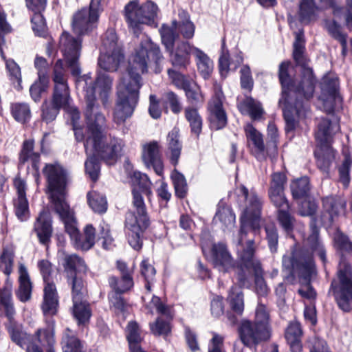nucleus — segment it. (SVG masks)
Masks as SVG:
<instances>
[{"label": "nucleus", "mask_w": 352, "mask_h": 352, "mask_svg": "<svg viewBox=\"0 0 352 352\" xmlns=\"http://www.w3.org/2000/svg\"><path fill=\"white\" fill-rule=\"evenodd\" d=\"M38 267L46 283L44 287V300L42 305L45 315H54L58 307V298L55 285L49 282V276L52 271L51 263L47 260H41L38 263Z\"/></svg>", "instance_id": "f3484780"}, {"label": "nucleus", "mask_w": 352, "mask_h": 352, "mask_svg": "<svg viewBox=\"0 0 352 352\" xmlns=\"http://www.w3.org/2000/svg\"><path fill=\"white\" fill-rule=\"evenodd\" d=\"M340 130L337 122L331 123L329 120L322 118L318 124L316 139L320 146L315 151L318 167L327 173L332 161L335 158V151L329 144L333 133Z\"/></svg>", "instance_id": "f8f14e48"}, {"label": "nucleus", "mask_w": 352, "mask_h": 352, "mask_svg": "<svg viewBox=\"0 0 352 352\" xmlns=\"http://www.w3.org/2000/svg\"><path fill=\"white\" fill-rule=\"evenodd\" d=\"M163 104L166 108L168 105L174 113H179L182 110V105L176 94L173 91H167L162 96Z\"/></svg>", "instance_id": "6e6d98bb"}, {"label": "nucleus", "mask_w": 352, "mask_h": 352, "mask_svg": "<svg viewBox=\"0 0 352 352\" xmlns=\"http://www.w3.org/2000/svg\"><path fill=\"white\" fill-rule=\"evenodd\" d=\"M87 199L89 206L95 213L104 214L107 212L108 204L104 195L92 190L87 193Z\"/></svg>", "instance_id": "4c0bfd02"}, {"label": "nucleus", "mask_w": 352, "mask_h": 352, "mask_svg": "<svg viewBox=\"0 0 352 352\" xmlns=\"http://www.w3.org/2000/svg\"><path fill=\"white\" fill-rule=\"evenodd\" d=\"M72 298H73V315L78 321V324H84L87 322L91 316L89 305L82 300L84 284L80 278L73 280Z\"/></svg>", "instance_id": "6ab92c4d"}, {"label": "nucleus", "mask_w": 352, "mask_h": 352, "mask_svg": "<svg viewBox=\"0 0 352 352\" xmlns=\"http://www.w3.org/2000/svg\"><path fill=\"white\" fill-rule=\"evenodd\" d=\"M351 164V157L346 154L342 166L339 168L340 181L345 188L348 187L350 182L349 170Z\"/></svg>", "instance_id": "338daca9"}, {"label": "nucleus", "mask_w": 352, "mask_h": 352, "mask_svg": "<svg viewBox=\"0 0 352 352\" xmlns=\"http://www.w3.org/2000/svg\"><path fill=\"white\" fill-rule=\"evenodd\" d=\"M0 305L9 320L7 329L12 340L21 347L26 346L27 352H42L41 348L34 342L35 340L43 346H52L54 343V321H51L46 329H38L32 338V342H30L27 334L21 330L19 325L14 320L15 310L10 290L3 289L0 292Z\"/></svg>", "instance_id": "6e6552de"}, {"label": "nucleus", "mask_w": 352, "mask_h": 352, "mask_svg": "<svg viewBox=\"0 0 352 352\" xmlns=\"http://www.w3.org/2000/svg\"><path fill=\"white\" fill-rule=\"evenodd\" d=\"M34 142L32 140H26L24 142L21 150L19 162L20 164H24L30 162L32 168L38 173L39 169L40 156L37 153L33 151Z\"/></svg>", "instance_id": "f704fd0d"}, {"label": "nucleus", "mask_w": 352, "mask_h": 352, "mask_svg": "<svg viewBox=\"0 0 352 352\" xmlns=\"http://www.w3.org/2000/svg\"><path fill=\"white\" fill-rule=\"evenodd\" d=\"M212 255L214 267L219 271L228 272L234 268V261L224 244H214L212 248Z\"/></svg>", "instance_id": "bb28decb"}, {"label": "nucleus", "mask_w": 352, "mask_h": 352, "mask_svg": "<svg viewBox=\"0 0 352 352\" xmlns=\"http://www.w3.org/2000/svg\"><path fill=\"white\" fill-rule=\"evenodd\" d=\"M61 346L63 352H82L80 340L69 329H67L63 336Z\"/></svg>", "instance_id": "a18cd8bd"}, {"label": "nucleus", "mask_w": 352, "mask_h": 352, "mask_svg": "<svg viewBox=\"0 0 352 352\" xmlns=\"http://www.w3.org/2000/svg\"><path fill=\"white\" fill-rule=\"evenodd\" d=\"M348 9L344 8L333 7V14L335 18L341 19L343 16L346 25L351 26L352 25V0H346Z\"/></svg>", "instance_id": "052dcab7"}, {"label": "nucleus", "mask_w": 352, "mask_h": 352, "mask_svg": "<svg viewBox=\"0 0 352 352\" xmlns=\"http://www.w3.org/2000/svg\"><path fill=\"white\" fill-rule=\"evenodd\" d=\"M87 159L85 163L86 173L94 181L98 179L100 174V164L96 153H87Z\"/></svg>", "instance_id": "603ef678"}, {"label": "nucleus", "mask_w": 352, "mask_h": 352, "mask_svg": "<svg viewBox=\"0 0 352 352\" xmlns=\"http://www.w3.org/2000/svg\"><path fill=\"white\" fill-rule=\"evenodd\" d=\"M292 194L295 199L307 198L310 190L309 180L307 177L294 179L290 185Z\"/></svg>", "instance_id": "37998d69"}, {"label": "nucleus", "mask_w": 352, "mask_h": 352, "mask_svg": "<svg viewBox=\"0 0 352 352\" xmlns=\"http://www.w3.org/2000/svg\"><path fill=\"white\" fill-rule=\"evenodd\" d=\"M225 97L220 89H216L208 106L209 122L211 129L219 130L227 124V115L223 107Z\"/></svg>", "instance_id": "aec40b11"}, {"label": "nucleus", "mask_w": 352, "mask_h": 352, "mask_svg": "<svg viewBox=\"0 0 352 352\" xmlns=\"http://www.w3.org/2000/svg\"><path fill=\"white\" fill-rule=\"evenodd\" d=\"M34 232L41 243H47L52 234V218L50 213L45 210H42L34 227Z\"/></svg>", "instance_id": "cd10ccee"}, {"label": "nucleus", "mask_w": 352, "mask_h": 352, "mask_svg": "<svg viewBox=\"0 0 352 352\" xmlns=\"http://www.w3.org/2000/svg\"><path fill=\"white\" fill-rule=\"evenodd\" d=\"M142 159L147 168H153L160 176L163 175L164 165L157 142L152 141L142 145Z\"/></svg>", "instance_id": "4be33fe9"}, {"label": "nucleus", "mask_w": 352, "mask_h": 352, "mask_svg": "<svg viewBox=\"0 0 352 352\" xmlns=\"http://www.w3.org/2000/svg\"><path fill=\"white\" fill-rule=\"evenodd\" d=\"M111 307L113 309L117 315L122 314L125 317V313L128 311L129 307L124 302L123 298L120 294H113L109 296Z\"/></svg>", "instance_id": "0e129e2a"}, {"label": "nucleus", "mask_w": 352, "mask_h": 352, "mask_svg": "<svg viewBox=\"0 0 352 352\" xmlns=\"http://www.w3.org/2000/svg\"><path fill=\"white\" fill-rule=\"evenodd\" d=\"M213 221L215 224H219L223 230L232 228L235 223V214L228 206H226L223 201H220L217 206Z\"/></svg>", "instance_id": "c756f323"}, {"label": "nucleus", "mask_w": 352, "mask_h": 352, "mask_svg": "<svg viewBox=\"0 0 352 352\" xmlns=\"http://www.w3.org/2000/svg\"><path fill=\"white\" fill-rule=\"evenodd\" d=\"M338 278L331 283L338 306L344 311L352 308V268L342 256L338 269Z\"/></svg>", "instance_id": "ddd939ff"}, {"label": "nucleus", "mask_w": 352, "mask_h": 352, "mask_svg": "<svg viewBox=\"0 0 352 352\" xmlns=\"http://www.w3.org/2000/svg\"><path fill=\"white\" fill-rule=\"evenodd\" d=\"M81 40L80 38H75L69 33L64 32L60 36L59 39V50L62 52L63 56L65 60L67 67L71 69L72 74L78 77L77 81L82 77L87 76H80V69L78 64V59L80 55L81 50ZM93 81L92 86L94 89V94L96 96V91L98 92L100 100L104 105H105L108 100V97L111 91L112 79L110 76L103 72H98L97 78L94 80L90 75L88 74ZM76 88L78 89V87ZM83 92L85 96V90L80 88Z\"/></svg>", "instance_id": "0eeeda50"}, {"label": "nucleus", "mask_w": 352, "mask_h": 352, "mask_svg": "<svg viewBox=\"0 0 352 352\" xmlns=\"http://www.w3.org/2000/svg\"><path fill=\"white\" fill-rule=\"evenodd\" d=\"M11 112L14 118L19 122H26L31 118L30 108L27 103L16 102L12 104Z\"/></svg>", "instance_id": "8fccbe9b"}, {"label": "nucleus", "mask_w": 352, "mask_h": 352, "mask_svg": "<svg viewBox=\"0 0 352 352\" xmlns=\"http://www.w3.org/2000/svg\"><path fill=\"white\" fill-rule=\"evenodd\" d=\"M43 173L47 182V192L56 213L68 210L69 205L66 201V186L67 176L65 170L58 163L46 164Z\"/></svg>", "instance_id": "1a4fd4ad"}, {"label": "nucleus", "mask_w": 352, "mask_h": 352, "mask_svg": "<svg viewBox=\"0 0 352 352\" xmlns=\"http://www.w3.org/2000/svg\"><path fill=\"white\" fill-rule=\"evenodd\" d=\"M162 58L160 47L144 36L140 45L129 58L127 72L117 87L118 100L113 113V119L117 124L124 122L133 113L142 86L141 74L147 72L152 62L155 64V72H160Z\"/></svg>", "instance_id": "7ed1b4c3"}, {"label": "nucleus", "mask_w": 352, "mask_h": 352, "mask_svg": "<svg viewBox=\"0 0 352 352\" xmlns=\"http://www.w3.org/2000/svg\"><path fill=\"white\" fill-rule=\"evenodd\" d=\"M236 193L247 201L241 217V226L236 239V251L241 261L236 269L238 283L241 287H250L254 274L256 292L258 296H265L268 293V287L262 276L261 263L254 258V241L252 239H246L250 230L254 234L258 233L261 227V201L256 195L252 192L249 193L243 185L236 188Z\"/></svg>", "instance_id": "f03ea898"}, {"label": "nucleus", "mask_w": 352, "mask_h": 352, "mask_svg": "<svg viewBox=\"0 0 352 352\" xmlns=\"http://www.w3.org/2000/svg\"><path fill=\"white\" fill-rule=\"evenodd\" d=\"M59 256H63V266L67 273L68 282L73 288V280L74 278H82L78 277V273H85L87 266L84 261L76 254H65L63 252H59Z\"/></svg>", "instance_id": "a878e982"}, {"label": "nucleus", "mask_w": 352, "mask_h": 352, "mask_svg": "<svg viewBox=\"0 0 352 352\" xmlns=\"http://www.w3.org/2000/svg\"><path fill=\"white\" fill-rule=\"evenodd\" d=\"M321 94L319 100L322 104L324 111L331 113L333 110L334 104L340 100L338 94V79L335 74L329 73L322 79L320 82Z\"/></svg>", "instance_id": "a211bd4d"}, {"label": "nucleus", "mask_w": 352, "mask_h": 352, "mask_svg": "<svg viewBox=\"0 0 352 352\" xmlns=\"http://www.w3.org/2000/svg\"><path fill=\"white\" fill-rule=\"evenodd\" d=\"M241 342L248 346L268 340L271 336L270 313L266 307L258 302L255 311L254 322H242L239 327Z\"/></svg>", "instance_id": "9d476101"}, {"label": "nucleus", "mask_w": 352, "mask_h": 352, "mask_svg": "<svg viewBox=\"0 0 352 352\" xmlns=\"http://www.w3.org/2000/svg\"><path fill=\"white\" fill-rule=\"evenodd\" d=\"M32 284L26 267L20 263L19 265V288L16 292V297L21 302H27L31 298Z\"/></svg>", "instance_id": "c85d7f7f"}, {"label": "nucleus", "mask_w": 352, "mask_h": 352, "mask_svg": "<svg viewBox=\"0 0 352 352\" xmlns=\"http://www.w3.org/2000/svg\"><path fill=\"white\" fill-rule=\"evenodd\" d=\"M170 177L174 184L176 195L180 198L184 197L188 189L184 176L177 170H174L171 173Z\"/></svg>", "instance_id": "864d4df0"}, {"label": "nucleus", "mask_w": 352, "mask_h": 352, "mask_svg": "<svg viewBox=\"0 0 352 352\" xmlns=\"http://www.w3.org/2000/svg\"><path fill=\"white\" fill-rule=\"evenodd\" d=\"M304 43L303 33L300 31L296 32L293 56L301 72L300 79L297 84L288 75L289 62H283L279 66L278 76L282 94L278 104L283 113L287 133L296 129V116L305 118L309 111V107L302 100V96L307 100L313 96L314 92L316 80L312 69L309 67L307 59L304 56Z\"/></svg>", "instance_id": "f257e3e1"}, {"label": "nucleus", "mask_w": 352, "mask_h": 352, "mask_svg": "<svg viewBox=\"0 0 352 352\" xmlns=\"http://www.w3.org/2000/svg\"><path fill=\"white\" fill-rule=\"evenodd\" d=\"M324 214L322 223L330 226L340 216L344 215L346 210V201L339 195H329L322 198Z\"/></svg>", "instance_id": "412c9836"}, {"label": "nucleus", "mask_w": 352, "mask_h": 352, "mask_svg": "<svg viewBox=\"0 0 352 352\" xmlns=\"http://www.w3.org/2000/svg\"><path fill=\"white\" fill-rule=\"evenodd\" d=\"M157 12V5L151 1L140 5L138 0H132L124 6V16L128 28L138 34L143 25L155 23Z\"/></svg>", "instance_id": "9b49d317"}, {"label": "nucleus", "mask_w": 352, "mask_h": 352, "mask_svg": "<svg viewBox=\"0 0 352 352\" xmlns=\"http://www.w3.org/2000/svg\"><path fill=\"white\" fill-rule=\"evenodd\" d=\"M65 224L66 232L74 242L77 249L89 250L95 243V228L91 225H87L84 229V237L81 239L76 226V219L74 211L68 207V210L57 213Z\"/></svg>", "instance_id": "dca6fc26"}, {"label": "nucleus", "mask_w": 352, "mask_h": 352, "mask_svg": "<svg viewBox=\"0 0 352 352\" xmlns=\"http://www.w3.org/2000/svg\"><path fill=\"white\" fill-rule=\"evenodd\" d=\"M179 16L180 19L179 22L173 21L170 25H167L168 27H173V23L175 22L176 28H174V31L177 34V36H179V32H180L185 38H192L195 34V25L190 21L188 14L182 10L179 12Z\"/></svg>", "instance_id": "473e14b6"}, {"label": "nucleus", "mask_w": 352, "mask_h": 352, "mask_svg": "<svg viewBox=\"0 0 352 352\" xmlns=\"http://www.w3.org/2000/svg\"><path fill=\"white\" fill-rule=\"evenodd\" d=\"M32 30L35 34L45 37L47 34V30L45 19L40 13H35L32 18Z\"/></svg>", "instance_id": "69168bd1"}, {"label": "nucleus", "mask_w": 352, "mask_h": 352, "mask_svg": "<svg viewBox=\"0 0 352 352\" xmlns=\"http://www.w3.org/2000/svg\"><path fill=\"white\" fill-rule=\"evenodd\" d=\"M268 195L271 201L278 209L289 208L285 190H268Z\"/></svg>", "instance_id": "bf43d9fd"}, {"label": "nucleus", "mask_w": 352, "mask_h": 352, "mask_svg": "<svg viewBox=\"0 0 352 352\" xmlns=\"http://www.w3.org/2000/svg\"><path fill=\"white\" fill-rule=\"evenodd\" d=\"M168 74L172 82L179 89H185L191 83L185 76L174 69H168Z\"/></svg>", "instance_id": "774afa93"}, {"label": "nucleus", "mask_w": 352, "mask_h": 352, "mask_svg": "<svg viewBox=\"0 0 352 352\" xmlns=\"http://www.w3.org/2000/svg\"><path fill=\"white\" fill-rule=\"evenodd\" d=\"M52 80L54 84V87H69L66 70L64 67L63 61L60 59H58L54 65Z\"/></svg>", "instance_id": "3c124183"}, {"label": "nucleus", "mask_w": 352, "mask_h": 352, "mask_svg": "<svg viewBox=\"0 0 352 352\" xmlns=\"http://www.w3.org/2000/svg\"><path fill=\"white\" fill-rule=\"evenodd\" d=\"M14 186L16 190V197L13 200L14 212L17 218L25 221L30 217L29 204L26 198V183L21 177H16Z\"/></svg>", "instance_id": "b1692460"}, {"label": "nucleus", "mask_w": 352, "mask_h": 352, "mask_svg": "<svg viewBox=\"0 0 352 352\" xmlns=\"http://www.w3.org/2000/svg\"><path fill=\"white\" fill-rule=\"evenodd\" d=\"M243 61V57L241 53L236 54L230 60L228 53L223 52L219 60L221 76L226 77L230 70H235Z\"/></svg>", "instance_id": "e433bc0d"}, {"label": "nucleus", "mask_w": 352, "mask_h": 352, "mask_svg": "<svg viewBox=\"0 0 352 352\" xmlns=\"http://www.w3.org/2000/svg\"><path fill=\"white\" fill-rule=\"evenodd\" d=\"M93 81L85 76L77 81L78 89L85 90V118L87 120V137L85 141L86 153H96L107 164L116 162L122 155L124 144L121 139L104 132L105 118L99 112V106L94 94Z\"/></svg>", "instance_id": "20e7f679"}, {"label": "nucleus", "mask_w": 352, "mask_h": 352, "mask_svg": "<svg viewBox=\"0 0 352 352\" xmlns=\"http://www.w3.org/2000/svg\"><path fill=\"white\" fill-rule=\"evenodd\" d=\"M192 55L195 58L199 73L204 79L209 78L214 69L212 60L204 52L196 47L192 48Z\"/></svg>", "instance_id": "7c9ffc66"}, {"label": "nucleus", "mask_w": 352, "mask_h": 352, "mask_svg": "<svg viewBox=\"0 0 352 352\" xmlns=\"http://www.w3.org/2000/svg\"><path fill=\"white\" fill-rule=\"evenodd\" d=\"M149 296V294H146L142 297L144 307L147 309L148 313L153 314V311L155 310L158 314L166 316L169 315L168 307L161 301L159 297L153 296L150 298Z\"/></svg>", "instance_id": "c03bdc74"}, {"label": "nucleus", "mask_w": 352, "mask_h": 352, "mask_svg": "<svg viewBox=\"0 0 352 352\" xmlns=\"http://www.w3.org/2000/svg\"><path fill=\"white\" fill-rule=\"evenodd\" d=\"M187 100L193 106L197 107L204 103L205 97L201 88L195 82H191L185 89Z\"/></svg>", "instance_id": "09e8293b"}, {"label": "nucleus", "mask_w": 352, "mask_h": 352, "mask_svg": "<svg viewBox=\"0 0 352 352\" xmlns=\"http://www.w3.org/2000/svg\"><path fill=\"white\" fill-rule=\"evenodd\" d=\"M150 329L155 336L165 337L170 332V326L168 322L158 318L155 322L150 324Z\"/></svg>", "instance_id": "e2e57ef3"}, {"label": "nucleus", "mask_w": 352, "mask_h": 352, "mask_svg": "<svg viewBox=\"0 0 352 352\" xmlns=\"http://www.w3.org/2000/svg\"><path fill=\"white\" fill-rule=\"evenodd\" d=\"M131 182L135 210L127 213L125 226L130 245L138 250L142 248V234L149 223L142 194L146 195L148 201H151L153 195L152 183L146 174L137 170L133 171L131 175Z\"/></svg>", "instance_id": "423d86ee"}, {"label": "nucleus", "mask_w": 352, "mask_h": 352, "mask_svg": "<svg viewBox=\"0 0 352 352\" xmlns=\"http://www.w3.org/2000/svg\"><path fill=\"white\" fill-rule=\"evenodd\" d=\"M167 141L168 157L171 164L176 166L182 151V144L179 140V132L177 129H173L168 133Z\"/></svg>", "instance_id": "c9c22d12"}, {"label": "nucleus", "mask_w": 352, "mask_h": 352, "mask_svg": "<svg viewBox=\"0 0 352 352\" xmlns=\"http://www.w3.org/2000/svg\"><path fill=\"white\" fill-rule=\"evenodd\" d=\"M6 68L10 78V80L13 83H16L14 87L17 89H21V70L19 65L12 60H8L6 61Z\"/></svg>", "instance_id": "13d9d810"}, {"label": "nucleus", "mask_w": 352, "mask_h": 352, "mask_svg": "<svg viewBox=\"0 0 352 352\" xmlns=\"http://www.w3.org/2000/svg\"><path fill=\"white\" fill-rule=\"evenodd\" d=\"M109 284L111 288L115 290V294H120L130 289L133 285V282L131 274L126 272L120 280L116 277H111Z\"/></svg>", "instance_id": "de8ad7c7"}, {"label": "nucleus", "mask_w": 352, "mask_h": 352, "mask_svg": "<svg viewBox=\"0 0 352 352\" xmlns=\"http://www.w3.org/2000/svg\"><path fill=\"white\" fill-rule=\"evenodd\" d=\"M302 331L299 322L293 321L289 323L285 331V338L294 352H301L300 338Z\"/></svg>", "instance_id": "2f4dec72"}, {"label": "nucleus", "mask_w": 352, "mask_h": 352, "mask_svg": "<svg viewBox=\"0 0 352 352\" xmlns=\"http://www.w3.org/2000/svg\"><path fill=\"white\" fill-rule=\"evenodd\" d=\"M52 105L58 109H66L72 104L69 87H54Z\"/></svg>", "instance_id": "58836bf2"}, {"label": "nucleus", "mask_w": 352, "mask_h": 352, "mask_svg": "<svg viewBox=\"0 0 352 352\" xmlns=\"http://www.w3.org/2000/svg\"><path fill=\"white\" fill-rule=\"evenodd\" d=\"M289 208L278 209V220L282 228L289 232L294 227V219L289 212Z\"/></svg>", "instance_id": "4d7b16f0"}, {"label": "nucleus", "mask_w": 352, "mask_h": 352, "mask_svg": "<svg viewBox=\"0 0 352 352\" xmlns=\"http://www.w3.org/2000/svg\"><path fill=\"white\" fill-rule=\"evenodd\" d=\"M238 108L243 114L249 115L254 120L260 119L264 113L261 104L250 97L239 102Z\"/></svg>", "instance_id": "72a5a7b5"}, {"label": "nucleus", "mask_w": 352, "mask_h": 352, "mask_svg": "<svg viewBox=\"0 0 352 352\" xmlns=\"http://www.w3.org/2000/svg\"><path fill=\"white\" fill-rule=\"evenodd\" d=\"M184 115L190 124L191 131L198 136L201 131L203 121L197 107H186L184 109Z\"/></svg>", "instance_id": "ea45409f"}, {"label": "nucleus", "mask_w": 352, "mask_h": 352, "mask_svg": "<svg viewBox=\"0 0 352 352\" xmlns=\"http://www.w3.org/2000/svg\"><path fill=\"white\" fill-rule=\"evenodd\" d=\"M267 135L269 138L267 146L270 151V157H274L277 154V143L278 142V130L274 124H269L267 126Z\"/></svg>", "instance_id": "5fc2aeb1"}, {"label": "nucleus", "mask_w": 352, "mask_h": 352, "mask_svg": "<svg viewBox=\"0 0 352 352\" xmlns=\"http://www.w3.org/2000/svg\"><path fill=\"white\" fill-rule=\"evenodd\" d=\"M124 58L121 46L118 43L117 35L113 30L105 33L100 47L98 66L106 72H115Z\"/></svg>", "instance_id": "2eb2a0df"}, {"label": "nucleus", "mask_w": 352, "mask_h": 352, "mask_svg": "<svg viewBox=\"0 0 352 352\" xmlns=\"http://www.w3.org/2000/svg\"><path fill=\"white\" fill-rule=\"evenodd\" d=\"M13 260V252L9 250L4 249L0 256V269L7 276H9L12 272Z\"/></svg>", "instance_id": "680f3d73"}, {"label": "nucleus", "mask_w": 352, "mask_h": 352, "mask_svg": "<svg viewBox=\"0 0 352 352\" xmlns=\"http://www.w3.org/2000/svg\"><path fill=\"white\" fill-rule=\"evenodd\" d=\"M50 80L48 76L40 74V77L36 80L30 88L31 98L35 101L38 102L41 100V95L45 92L48 88Z\"/></svg>", "instance_id": "49530a36"}, {"label": "nucleus", "mask_w": 352, "mask_h": 352, "mask_svg": "<svg viewBox=\"0 0 352 352\" xmlns=\"http://www.w3.org/2000/svg\"><path fill=\"white\" fill-rule=\"evenodd\" d=\"M228 302L231 309L236 314L241 315L244 309L243 294L241 289L234 285L228 296Z\"/></svg>", "instance_id": "a19ab883"}, {"label": "nucleus", "mask_w": 352, "mask_h": 352, "mask_svg": "<svg viewBox=\"0 0 352 352\" xmlns=\"http://www.w3.org/2000/svg\"><path fill=\"white\" fill-rule=\"evenodd\" d=\"M65 111L71 118L76 140L78 142L85 141L87 137V126L84 129L78 125V120L80 118V113L78 109L71 104L68 109L67 108ZM86 121L87 122V119Z\"/></svg>", "instance_id": "79ce46f5"}, {"label": "nucleus", "mask_w": 352, "mask_h": 352, "mask_svg": "<svg viewBox=\"0 0 352 352\" xmlns=\"http://www.w3.org/2000/svg\"><path fill=\"white\" fill-rule=\"evenodd\" d=\"M247 144L252 154L259 160H263L267 155L270 157L268 146H265L263 135L251 124L245 126Z\"/></svg>", "instance_id": "5701e85b"}, {"label": "nucleus", "mask_w": 352, "mask_h": 352, "mask_svg": "<svg viewBox=\"0 0 352 352\" xmlns=\"http://www.w3.org/2000/svg\"><path fill=\"white\" fill-rule=\"evenodd\" d=\"M175 28V22L173 23V27H168L166 24L162 25L160 29L162 43L170 53L172 64L175 67H186L190 64L189 55L192 54V48L195 47L187 42H182L177 45L175 51H173L174 43L177 38V34L174 31Z\"/></svg>", "instance_id": "4468645a"}, {"label": "nucleus", "mask_w": 352, "mask_h": 352, "mask_svg": "<svg viewBox=\"0 0 352 352\" xmlns=\"http://www.w3.org/2000/svg\"><path fill=\"white\" fill-rule=\"evenodd\" d=\"M312 233L305 241L302 249L292 250L290 254L283 258V266L289 274L299 278L300 287L299 294L307 299H314L316 293L310 285L311 276L315 274L313 256L318 255L325 262V250L318 237V230L311 226Z\"/></svg>", "instance_id": "39448f33"}, {"label": "nucleus", "mask_w": 352, "mask_h": 352, "mask_svg": "<svg viewBox=\"0 0 352 352\" xmlns=\"http://www.w3.org/2000/svg\"><path fill=\"white\" fill-rule=\"evenodd\" d=\"M98 17L95 12L86 8L82 9L76 12L73 17L74 32L79 35L88 33L95 28Z\"/></svg>", "instance_id": "393cba45"}]
</instances>
